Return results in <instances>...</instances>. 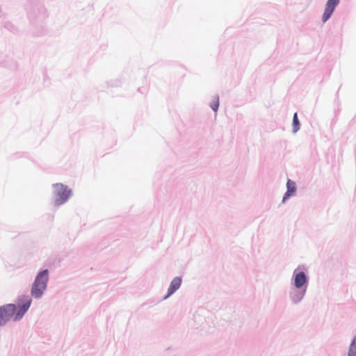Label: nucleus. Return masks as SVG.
Returning <instances> with one entry per match:
<instances>
[{
    "label": "nucleus",
    "mask_w": 356,
    "mask_h": 356,
    "mask_svg": "<svg viewBox=\"0 0 356 356\" xmlns=\"http://www.w3.org/2000/svg\"><path fill=\"white\" fill-rule=\"evenodd\" d=\"M306 282V276L303 272H300L295 277V286L297 288L302 287Z\"/></svg>",
    "instance_id": "obj_7"
},
{
    "label": "nucleus",
    "mask_w": 356,
    "mask_h": 356,
    "mask_svg": "<svg viewBox=\"0 0 356 356\" xmlns=\"http://www.w3.org/2000/svg\"><path fill=\"white\" fill-rule=\"evenodd\" d=\"M339 1L340 0H327L322 17L323 23L327 22L330 19L335 8L339 3Z\"/></svg>",
    "instance_id": "obj_4"
},
{
    "label": "nucleus",
    "mask_w": 356,
    "mask_h": 356,
    "mask_svg": "<svg viewBox=\"0 0 356 356\" xmlns=\"http://www.w3.org/2000/svg\"><path fill=\"white\" fill-rule=\"evenodd\" d=\"M31 304V299L24 296L21 302H19V308L17 310V306L13 304H8L0 308V326L4 325L12 318L14 321L21 319L28 311Z\"/></svg>",
    "instance_id": "obj_1"
},
{
    "label": "nucleus",
    "mask_w": 356,
    "mask_h": 356,
    "mask_svg": "<svg viewBox=\"0 0 356 356\" xmlns=\"http://www.w3.org/2000/svg\"><path fill=\"white\" fill-rule=\"evenodd\" d=\"M293 132H296L300 128V123H299V121L298 119V115L296 113L293 115Z\"/></svg>",
    "instance_id": "obj_9"
},
{
    "label": "nucleus",
    "mask_w": 356,
    "mask_h": 356,
    "mask_svg": "<svg viewBox=\"0 0 356 356\" xmlns=\"http://www.w3.org/2000/svg\"><path fill=\"white\" fill-rule=\"evenodd\" d=\"M355 343H356V337H355L353 343H351V345L350 346L348 356H356V346H355Z\"/></svg>",
    "instance_id": "obj_8"
},
{
    "label": "nucleus",
    "mask_w": 356,
    "mask_h": 356,
    "mask_svg": "<svg viewBox=\"0 0 356 356\" xmlns=\"http://www.w3.org/2000/svg\"><path fill=\"white\" fill-rule=\"evenodd\" d=\"M49 279V272L44 270L40 272L35 277L31 288V295L35 298L40 297L47 288Z\"/></svg>",
    "instance_id": "obj_2"
},
{
    "label": "nucleus",
    "mask_w": 356,
    "mask_h": 356,
    "mask_svg": "<svg viewBox=\"0 0 356 356\" xmlns=\"http://www.w3.org/2000/svg\"><path fill=\"white\" fill-rule=\"evenodd\" d=\"M181 279L179 277H175L168 288V295L165 296V299L171 296L172 293H174L181 286Z\"/></svg>",
    "instance_id": "obj_5"
},
{
    "label": "nucleus",
    "mask_w": 356,
    "mask_h": 356,
    "mask_svg": "<svg viewBox=\"0 0 356 356\" xmlns=\"http://www.w3.org/2000/svg\"><path fill=\"white\" fill-rule=\"evenodd\" d=\"M219 106V99L218 97H215L212 102L211 103V108L216 112Z\"/></svg>",
    "instance_id": "obj_10"
},
{
    "label": "nucleus",
    "mask_w": 356,
    "mask_h": 356,
    "mask_svg": "<svg viewBox=\"0 0 356 356\" xmlns=\"http://www.w3.org/2000/svg\"><path fill=\"white\" fill-rule=\"evenodd\" d=\"M287 191L283 197V202H284L289 196L296 192V184L293 181L288 180L287 181Z\"/></svg>",
    "instance_id": "obj_6"
},
{
    "label": "nucleus",
    "mask_w": 356,
    "mask_h": 356,
    "mask_svg": "<svg viewBox=\"0 0 356 356\" xmlns=\"http://www.w3.org/2000/svg\"><path fill=\"white\" fill-rule=\"evenodd\" d=\"M56 193L55 202L57 205L65 203L72 194L71 190L63 184L58 183L54 185Z\"/></svg>",
    "instance_id": "obj_3"
}]
</instances>
